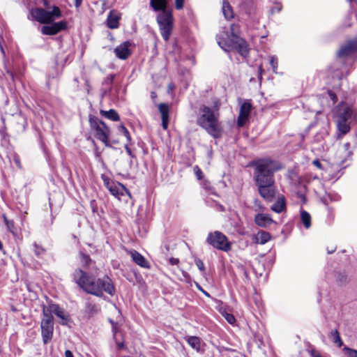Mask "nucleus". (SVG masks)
Instances as JSON below:
<instances>
[{
  "label": "nucleus",
  "instance_id": "1",
  "mask_svg": "<svg viewBox=\"0 0 357 357\" xmlns=\"http://www.w3.org/2000/svg\"><path fill=\"white\" fill-rule=\"evenodd\" d=\"M253 179L259 194L268 202H272L276 194L274 174L282 169L281 165L273 160L263 158L252 162Z\"/></svg>",
  "mask_w": 357,
  "mask_h": 357
},
{
  "label": "nucleus",
  "instance_id": "2",
  "mask_svg": "<svg viewBox=\"0 0 357 357\" xmlns=\"http://www.w3.org/2000/svg\"><path fill=\"white\" fill-rule=\"evenodd\" d=\"M73 279L84 291L96 296H102L104 291L113 295L115 291L109 278H95L79 268L75 271Z\"/></svg>",
  "mask_w": 357,
  "mask_h": 357
},
{
  "label": "nucleus",
  "instance_id": "3",
  "mask_svg": "<svg viewBox=\"0 0 357 357\" xmlns=\"http://www.w3.org/2000/svg\"><path fill=\"white\" fill-rule=\"evenodd\" d=\"M220 107V102L217 98L213 100L211 107L202 105L199 109L201 115L197 119L198 125L214 138L220 137L223 132L222 124L218 120Z\"/></svg>",
  "mask_w": 357,
  "mask_h": 357
},
{
  "label": "nucleus",
  "instance_id": "4",
  "mask_svg": "<svg viewBox=\"0 0 357 357\" xmlns=\"http://www.w3.org/2000/svg\"><path fill=\"white\" fill-rule=\"evenodd\" d=\"M237 29V25L231 24L230 35L227 32L220 34L217 38L218 43L225 52L235 50L242 56L246 57L249 52L248 45L245 40L236 33Z\"/></svg>",
  "mask_w": 357,
  "mask_h": 357
},
{
  "label": "nucleus",
  "instance_id": "5",
  "mask_svg": "<svg viewBox=\"0 0 357 357\" xmlns=\"http://www.w3.org/2000/svg\"><path fill=\"white\" fill-rule=\"evenodd\" d=\"M150 6L155 11L162 10L157 17V22L163 39L167 41L172 33L173 17L172 13L166 10L167 1L166 0H151Z\"/></svg>",
  "mask_w": 357,
  "mask_h": 357
},
{
  "label": "nucleus",
  "instance_id": "6",
  "mask_svg": "<svg viewBox=\"0 0 357 357\" xmlns=\"http://www.w3.org/2000/svg\"><path fill=\"white\" fill-rule=\"evenodd\" d=\"M335 115L338 130L343 135L350 130L349 124L356 118V113L353 108L344 102L338 105Z\"/></svg>",
  "mask_w": 357,
  "mask_h": 357
},
{
  "label": "nucleus",
  "instance_id": "7",
  "mask_svg": "<svg viewBox=\"0 0 357 357\" xmlns=\"http://www.w3.org/2000/svg\"><path fill=\"white\" fill-rule=\"evenodd\" d=\"M31 16L41 24H48L61 16L59 7L54 6L52 11H47L43 8H36L31 11Z\"/></svg>",
  "mask_w": 357,
  "mask_h": 357
},
{
  "label": "nucleus",
  "instance_id": "8",
  "mask_svg": "<svg viewBox=\"0 0 357 357\" xmlns=\"http://www.w3.org/2000/svg\"><path fill=\"white\" fill-rule=\"evenodd\" d=\"M91 130L94 132L96 138L101 141L106 146H110L109 137L110 130L106 124L97 118L90 119Z\"/></svg>",
  "mask_w": 357,
  "mask_h": 357
},
{
  "label": "nucleus",
  "instance_id": "9",
  "mask_svg": "<svg viewBox=\"0 0 357 357\" xmlns=\"http://www.w3.org/2000/svg\"><path fill=\"white\" fill-rule=\"evenodd\" d=\"M206 242L219 250L228 252L231 250V243L222 232L215 231L208 234Z\"/></svg>",
  "mask_w": 357,
  "mask_h": 357
},
{
  "label": "nucleus",
  "instance_id": "10",
  "mask_svg": "<svg viewBox=\"0 0 357 357\" xmlns=\"http://www.w3.org/2000/svg\"><path fill=\"white\" fill-rule=\"evenodd\" d=\"M47 310H43V318L41 321L40 328L44 344H47L52 338L54 330L53 317L47 314Z\"/></svg>",
  "mask_w": 357,
  "mask_h": 357
},
{
  "label": "nucleus",
  "instance_id": "11",
  "mask_svg": "<svg viewBox=\"0 0 357 357\" xmlns=\"http://www.w3.org/2000/svg\"><path fill=\"white\" fill-rule=\"evenodd\" d=\"M102 178L105 187L115 197L120 199L121 196H123L126 194H127L129 197H131L130 192L123 184L110 180L107 176L105 175L102 176Z\"/></svg>",
  "mask_w": 357,
  "mask_h": 357
},
{
  "label": "nucleus",
  "instance_id": "12",
  "mask_svg": "<svg viewBox=\"0 0 357 357\" xmlns=\"http://www.w3.org/2000/svg\"><path fill=\"white\" fill-rule=\"evenodd\" d=\"M43 310H47V314H52L54 313L57 317L61 319L63 324H66L68 320V313L56 304H50L47 307L44 306Z\"/></svg>",
  "mask_w": 357,
  "mask_h": 357
},
{
  "label": "nucleus",
  "instance_id": "13",
  "mask_svg": "<svg viewBox=\"0 0 357 357\" xmlns=\"http://www.w3.org/2000/svg\"><path fill=\"white\" fill-rule=\"evenodd\" d=\"M251 109L252 105L250 102H245L241 105L237 120V124L239 127L244 126L248 119Z\"/></svg>",
  "mask_w": 357,
  "mask_h": 357
},
{
  "label": "nucleus",
  "instance_id": "14",
  "mask_svg": "<svg viewBox=\"0 0 357 357\" xmlns=\"http://www.w3.org/2000/svg\"><path fill=\"white\" fill-rule=\"evenodd\" d=\"M66 24L65 22H59L54 23L51 25L43 26L41 29V32L45 35H55L60 31L66 28Z\"/></svg>",
  "mask_w": 357,
  "mask_h": 357
},
{
  "label": "nucleus",
  "instance_id": "15",
  "mask_svg": "<svg viewBox=\"0 0 357 357\" xmlns=\"http://www.w3.org/2000/svg\"><path fill=\"white\" fill-rule=\"evenodd\" d=\"M357 50V38L348 41V43L342 46L339 50L338 56H347L351 55Z\"/></svg>",
  "mask_w": 357,
  "mask_h": 357
},
{
  "label": "nucleus",
  "instance_id": "16",
  "mask_svg": "<svg viewBox=\"0 0 357 357\" xmlns=\"http://www.w3.org/2000/svg\"><path fill=\"white\" fill-rule=\"evenodd\" d=\"M129 255H130V257L132 258V261L138 266L144 268H150L149 262L144 258L143 255H142L137 251L134 250H130L129 252Z\"/></svg>",
  "mask_w": 357,
  "mask_h": 357
},
{
  "label": "nucleus",
  "instance_id": "17",
  "mask_svg": "<svg viewBox=\"0 0 357 357\" xmlns=\"http://www.w3.org/2000/svg\"><path fill=\"white\" fill-rule=\"evenodd\" d=\"M121 15L116 10L110 11L107 19V25L110 29H116L119 25Z\"/></svg>",
  "mask_w": 357,
  "mask_h": 357
},
{
  "label": "nucleus",
  "instance_id": "18",
  "mask_svg": "<svg viewBox=\"0 0 357 357\" xmlns=\"http://www.w3.org/2000/svg\"><path fill=\"white\" fill-rule=\"evenodd\" d=\"M130 45L129 42H124L114 49L116 56L121 59H126L130 54L128 49Z\"/></svg>",
  "mask_w": 357,
  "mask_h": 357
},
{
  "label": "nucleus",
  "instance_id": "19",
  "mask_svg": "<svg viewBox=\"0 0 357 357\" xmlns=\"http://www.w3.org/2000/svg\"><path fill=\"white\" fill-rule=\"evenodd\" d=\"M158 109L162 116V126L164 130L167 129L169 123V106L165 103H160Z\"/></svg>",
  "mask_w": 357,
  "mask_h": 357
},
{
  "label": "nucleus",
  "instance_id": "20",
  "mask_svg": "<svg viewBox=\"0 0 357 357\" xmlns=\"http://www.w3.org/2000/svg\"><path fill=\"white\" fill-rule=\"evenodd\" d=\"M255 222L261 227H266L273 222V220L267 214L258 213L255 218Z\"/></svg>",
  "mask_w": 357,
  "mask_h": 357
},
{
  "label": "nucleus",
  "instance_id": "21",
  "mask_svg": "<svg viewBox=\"0 0 357 357\" xmlns=\"http://www.w3.org/2000/svg\"><path fill=\"white\" fill-rule=\"evenodd\" d=\"M222 11L227 20H230L234 18V14L233 9L226 0H223L222 1Z\"/></svg>",
  "mask_w": 357,
  "mask_h": 357
},
{
  "label": "nucleus",
  "instance_id": "22",
  "mask_svg": "<svg viewBox=\"0 0 357 357\" xmlns=\"http://www.w3.org/2000/svg\"><path fill=\"white\" fill-rule=\"evenodd\" d=\"M271 239V234L265 231H259L255 236V243L265 244Z\"/></svg>",
  "mask_w": 357,
  "mask_h": 357
},
{
  "label": "nucleus",
  "instance_id": "23",
  "mask_svg": "<svg viewBox=\"0 0 357 357\" xmlns=\"http://www.w3.org/2000/svg\"><path fill=\"white\" fill-rule=\"evenodd\" d=\"M285 208V199L283 196L278 197L271 209L276 213H281Z\"/></svg>",
  "mask_w": 357,
  "mask_h": 357
},
{
  "label": "nucleus",
  "instance_id": "24",
  "mask_svg": "<svg viewBox=\"0 0 357 357\" xmlns=\"http://www.w3.org/2000/svg\"><path fill=\"white\" fill-rule=\"evenodd\" d=\"M187 342L192 348L199 351L200 349V339L196 336H190L187 337Z\"/></svg>",
  "mask_w": 357,
  "mask_h": 357
},
{
  "label": "nucleus",
  "instance_id": "25",
  "mask_svg": "<svg viewBox=\"0 0 357 357\" xmlns=\"http://www.w3.org/2000/svg\"><path fill=\"white\" fill-rule=\"evenodd\" d=\"M301 221L305 228L308 229L311 226V217L310 215L305 211L301 212Z\"/></svg>",
  "mask_w": 357,
  "mask_h": 357
},
{
  "label": "nucleus",
  "instance_id": "26",
  "mask_svg": "<svg viewBox=\"0 0 357 357\" xmlns=\"http://www.w3.org/2000/svg\"><path fill=\"white\" fill-rule=\"evenodd\" d=\"M101 114H102L106 118L111 119L112 121L119 120V114L114 109H110L109 111H101Z\"/></svg>",
  "mask_w": 357,
  "mask_h": 357
},
{
  "label": "nucleus",
  "instance_id": "27",
  "mask_svg": "<svg viewBox=\"0 0 357 357\" xmlns=\"http://www.w3.org/2000/svg\"><path fill=\"white\" fill-rule=\"evenodd\" d=\"M331 335L333 338V342L337 344L338 347H341L342 345V341L338 331L335 330L331 333Z\"/></svg>",
  "mask_w": 357,
  "mask_h": 357
},
{
  "label": "nucleus",
  "instance_id": "28",
  "mask_svg": "<svg viewBox=\"0 0 357 357\" xmlns=\"http://www.w3.org/2000/svg\"><path fill=\"white\" fill-rule=\"evenodd\" d=\"M342 149L344 153V158L343 160H342L341 162H344L347 160V158L350 157V155L351 154V152L349 150L350 149V143L349 142L345 143L342 146Z\"/></svg>",
  "mask_w": 357,
  "mask_h": 357
},
{
  "label": "nucleus",
  "instance_id": "29",
  "mask_svg": "<svg viewBox=\"0 0 357 357\" xmlns=\"http://www.w3.org/2000/svg\"><path fill=\"white\" fill-rule=\"evenodd\" d=\"M336 280L340 284H345L348 282L347 275L344 273H337Z\"/></svg>",
  "mask_w": 357,
  "mask_h": 357
},
{
  "label": "nucleus",
  "instance_id": "30",
  "mask_svg": "<svg viewBox=\"0 0 357 357\" xmlns=\"http://www.w3.org/2000/svg\"><path fill=\"white\" fill-rule=\"evenodd\" d=\"M119 131L120 133H121L126 137V139L128 142L130 141L131 138H130V133H129L128 129L123 125H121L119 127Z\"/></svg>",
  "mask_w": 357,
  "mask_h": 357
},
{
  "label": "nucleus",
  "instance_id": "31",
  "mask_svg": "<svg viewBox=\"0 0 357 357\" xmlns=\"http://www.w3.org/2000/svg\"><path fill=\"white\" fill-rule=\"evenodd\" d=\"M222 314L229 324H232L236 321V319L233 314L227 312H222Z\"/></svg>",
  "mask_w": 357,
  "mask_h": 357
},
{
  "label": "nucleus",
  "instance_id": "32",
  "mask_svg": "<svg viewBox=\"0 0 357 357\" xmlns=\"http://www.w3.org/2000/svg\"><path fill=\"white\" fill-rule=\"evenodd\" d=\"M270 64L273 68V70L275 73L278 68V59L276 56H273L271 57Z\"/></svg>",
  "mask_w": 357,
  "mask_h": 357
},
{
  "label": "nucleus",
  "instance_id": "33",
  "mask_svg": "<svg viewBox=\"0 0 357 357\" xmlns=\"http://www.w3.org/2000/svg\"><path fill=\"white\" fill-rule=\"evenodd\" d=\"M346 354L349 357H357V350L346 348Z\"/></svg>",
  "mask_w": 357,
  "mask_h": 357
},
{
  "label": "nucleus",
  "instance_id": "34",
  "mask_svg": "<svg viewBox=\"0 0 357 357\" xmlns=\"http://www.w3.org/2000/svg\"><path fill=\"white\" fill-rule=\"evenodd\" d=\"M195 264L197 265V268L201 271H202V272L204 271V270H205L204 264L203 261L200 259H195Z\"/></svg>",
  "mask_w": 357,
  "mask_h": 357
},
{
  "label": "nucleus",
  "instance_id": "35",
  "mask_svg": "<svg viewBox=\"0 0 357 357\" xmlns=\"http://www.w3.org/2000/svg\"><path fill=\"white\" fill-rule=\"evenodd\" d=\"M194 172L198 180H201L202 178V172L199 167L195 166L194 167Z\"/></svg>",
  "mask_w": 357,
  "mask_h": 357
},
{
  "label": "nucleus",
  "instance_id": "36",
  "mask_svg": "<svg viewBox=\"0 0 357 357\" xmlns=\"http://www.w3.org/2000/svg\"><path fill=\"white\" fill-rule=\"evenodd\" d=\"M328 95L329 98L332 100L333 104H335L337 101V96L335 93H334L331 91H328Z\"/></svg>",
  "mask_w": 357,
  "mask_h": 357
},
{
  "label": "nucleus",
  "instance_id": "37",
  "mask_svg": "<svg viewBox=\"0 0 357 357\" xmlns=\"http://www.w3.org/2000/svg\"><path fill=\"white\" fill-rule=\"evenodd\" d=\"M81 257L82 262L84 263L86 265H88L89 261H91L90 257L84 254H82Z\"/></svg>",
  "mask_w": 357,
  "mask_h": 357
},
{
  "label": "nucleus",
  "instance_id": "38",
  "mask_svg": "<svg viewBox=\"0 0 357 357\" xmlns=\"http://www.w3.org/2000/svg\"><path fill=\"white\" fill-rule=\"evenodd\" d=\"M184 0H175V6L177 9L180 10L183 6Z\"/></svg>",
  "mask_w": 357,
  "mask_h": 357
},
{
  "label": "nucleus",
  "instance_id": "39",
  "mask_svg": "<svg viewBox=\"0 0 357 357\" xmlns=\"http://www.w3.org/2000/svg\"><path fill=\"white\" fill-rule=\"evenodd\" d=\"M169 262L171 265H176L178 264L179 260L177 258L172 257L169 259Z\"/></svg>",
  "mask_w": 357,
  "mask_h": 357
},
{
  "label": "nucleus",
  "instance_id": "40",
  "mask_svg": "<svg viewBox=\"0 0 357 357\" xmlns=\"http://www.w3.org/2000/svg\"><path fill=\"white\" fill-rule=\"evenodd\" d=\"M312 164L317 167L318 169H322V165L321 164L320 161L319 160H314L312 162Z\"/></svg>",
  "mask_w": 357,
  "mask_h": 357
},
{
  "label": "nucleus",
  "instance_id": "41",
  "mask_svg": "<svg viewBox=\"0 0 357 357\" xmlns=\"http://www.w3.org/2000/svg\"><path fill=\"white\" fill-rule=\"evenodd\" d=\"M35 252L37 255H40L44 252V250L43 248H39L37 245H35Z\"/></svg>",
  "mask_w": 357,
  "mask_h": 357
},
{
  "label": "nucleus",
  "instance_id": "42",
  "mask_svg": "<svg viewBox=\"0 0 357 357\" xmlns=\"http://www.w3.org/2000/svg\"><path fill=\"white\" fill-rule=\"evenodd\" d=\"M310 356L311 357H322L318 352H317L315 350H312L310 351Z\"/></svg>",
  "mask_w": 357,
  "mask_h": 357
},
{
  "label": "nucleus",
  "instance_id": "43",
  "mask_svg": "<svg viewBox=\"0 0 357 357\" xmlns=\"http://www.w3.org/2000/svg\"><path fill=\"white\" fill-rule=\"evenodd\" d=\"M66 357H74L73 353L70 350H66L65 351Z\"/></svg>",
  "mask_w": 357,
  "mask_h": 357
},
{
  "label": "nucleus",
  "instance_id": "44",
  "mask_svg": "<svg viewBox=\"0 0 357 357\" xmlns=\"http://www.w3.org/2000/svg\"><path fill=\"white\" fill-rule=\"evenodd\" d=\"M125 149L126 150V152L128 153V155L132 156V151H131L130 149L129 148L128 144H126Z\"/></svg>",
  "mask_w": 357,
  "mask_h": 357
},
{
  "label": "nucleus",
  "instance_id": "45",
  "mask_svg": "<svg viewBox=\"0 0 357 357\" xmlns=\"http://www.w3.org/2000/svg\"><path fill=\"white\" fill-rule=\"evenodd\" d=\"M82 0H75V6L79 7L82 3Z\"/></svg>",
  "mask_w": 357,
  "mask_h": 357
},
{
  "label": "nucleus",
  "instance_id": "46",
  "mask_svg": "<svg viewBox=\"0 0 357 357\" xmlns=\"http://www.w3.org/2000/svg\"><path fill=\"white\" fill-rule=\"evenodd\" d=\"M123 342H120V343H118V347L119 349H123Z\"/></svg>",
  "mask_w": 357,
  "mask_h": 357
},
{
  "label": "nucleus",
  "instance_id": "47",
  "mask_svg": "<svg viewBox=\"0 0 357 357\" xmlns=\"http://www.w3.org/2000/svg\"><path fill=\"white\" fill-rule=\"evenodd\" d=\"M151 96L152 98H155L156 97V93L155 92H152Z\"/></svg>",
  "mask_w": 357,
  "mask_h": 357
},
{
  "label": "nucleus",
  "instance_id": "48",
  "mask_svg": "<svg viewBox=\"0 0 357 357\" xmlns=\"http://www.w3.org/2000/svg\"><path fill=\"white\" fill-rule=\"evenodd\" d=\"M259 74H260V75H261V73H263V71H264V70H263V69H262V68H261V66H259Z\"/></svg>",
  "mask_w": 357,
  "mask_h": 357
},
{
  "label": "nucleus",
  "instance_id": "49",
  "mask_svg": "<svg viewBox=\"0 0 357 357\" xmlns=\"http://www.w3.org/2000/svg\"><path fill=\"white\" fill-rule=\"evenodd\" d=\"M15 162L17 163V166L20 167V161L18 159H16L15 160Z\"/></svg>",
  "mask_w": 357,
  "mask_h": 357
},
{
  "label": "nucleus",
  "instance_id": "50",
  "mask_svg": "<svg viewBox=\"0 0 357 357\" xmlns=\"http://www.w3.org/2000/svg\"><path fill=\"white\" fill-rule=\"evenodd\" d=\"M3 249V245L1 243V242L0 241V250H1Z\"/></svg>",
  "mask_w": 357,
  "mask_h": 357
},
{
  "label": "nucleus",
  "instance_id": "51",
  "mask_svg": "<svg viewBox=\"0 0 357 357\" xmlns=\"http://www.w3.org/2000/svg\"><path fill=\"white\" fill-rule=\"evenodd\" d=\"M1 50L2 53H4L3 48L1 47Z\"/></svg>",
  "mask_w": 357,
  "mask_h": 357
},
{
  "label": "nucleus",
  "instance_id": "52",
  "mask_svg": "<svg viewBox=\"0 0 357 357\" xmlns=\"http://www.w3.org/2000/svg\"><path fill=\"white\" fill-rule=\"evenodd\" d=\"M204 293L205 294V295L208 296V294L206 292L204 291Z\"/></svg>",
  "mask_w": 357,
  "mask_h": 357
}]
</instances>
